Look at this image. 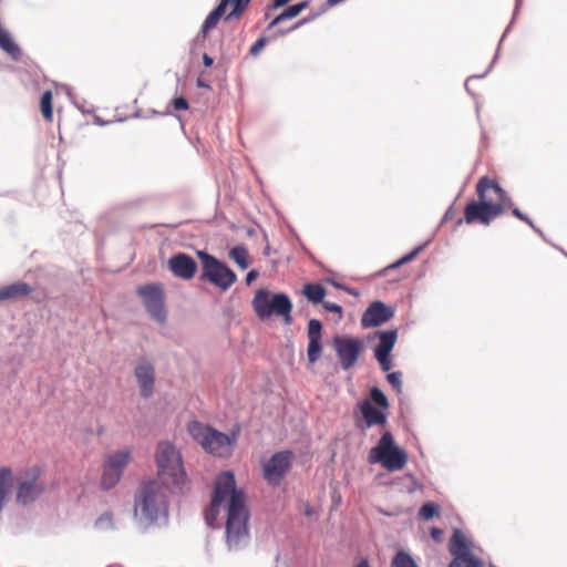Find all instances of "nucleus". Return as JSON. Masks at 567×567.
<instances>
[{
	"mask_svg": "<svg viewBox=\"0 0 567 567\" xmlns=\"http://www.w3.org/2000/svg\"><path fill=\"white\" fill-rule=\"evenodd\" d=\"M227 501L226 542L229 549H239L249 540L247 527L248 511L243 491L236 488L235 476L230 472L217 476L214 496L206 514L208 525L213 526L219 515L220 505Z\"/></svg>",
	"mask_w": 567,
	"mask_h": 567,
	"instance_id": "f257e3e1",
	"label": "nucleus"
},
{
	"mask_svg": "<svg viewBox=\"0 0 567 567\" xmlns=\"http://www.w3.org/2000/svg\"><path fill=\"white\" fill-rule=\"evenodd\" d=\"M475 193L477 198L466 203L463 217L456 221V225L465 223L489 226L493 220L513 206V200L507 193L488 176H483L477 181Z\"/></svg>",
	"mask_w": 567,
	"mask_h": 567,
	"instance_id": "f03ea898",
	"label": "nucleus"
},
{
	"mask_svg": "<svg viewBox=\"0 0 567 567\" xmlns=\"http://www.w3.org/2000/svg\"><path fill=\"white\" fill-rule=\"evenodd\" d=\"M135 516L154 522L167 514V495L165 487L157 481L141 484L134 505Z\"/></svg>",
	"mask_w": 567,
	"mask_h": 567,
	"instance_id": "7ed1b4c3",
	"label": "nucleus"
},
{
	"mask_svg": "<svg viewBox=\"0 0 567 567\" xmlns=\"http://www.w3.org/2000/svg\"><path fill=\"white\" fill-rule=\"evenodd\" d=\"M155 461L158 476L164 484L177 488L185 485L187 477L182 456L172 443L165 441L157 444Z\"/></svg>",
	"mask_w": 567,
	"mask_h": 567,
	"instance_id": "20e7f679",
	"label": "nucleus"
},
{
	"mask_svg": "<svg viewBox=\"0 0 567 567\" xmlns=\"http://www.w3.org/2000/svg\"><path fill=\"white\" fill-rule=\"evenodd\" d=\"M252 308L257 317L261 320L270 318L272 315L282 317L287 324L292 322V303L285 293H270L265 289L256 291L252 299Z\"/></svg>",
	"mask_w": 567,
	"mask_h": 567,
	"instance_id": "39448f33",
	"label": "nucleus"
},
{
	"mask_svg": "<svg viewBox=\"0 0 567 567\" xmlns=\"http://www.w3.org/2000/svg\"><path fill=\"white\" fill-rule=\"evenodd\" d=\"M188 433L206 452L213 455L224 457L231 453V439L208 425L193 421L188 424Z\"/></svg>",
	"mask_w": 567,
	"mask_h": 567,
	"instance_id": "423d86ee",
	"label": "nucleus"
},
{
	"mask_svg": "<svg viewBox=\"0 0 567 567\" xmlns=\"http://www.w3.org/2000/svg\"><path fill=\"white\" fill-rule=\"evenodd\" d=\"M371 464L381 463L390 472L402 470L408 463V454L394 445L393 436L390 432L382 434L378 444L369 453Z\"/></svg>",
	"mask_w": 567,
	"mask_h": 567,
	"instance_id": "0eeeda50",
	"label": "nucleus"
},
{
	"mask_svg": "<svg viewBox=\"0 0 567 567\" xmlns=\"http://www.w3.org/2000/svg\"><path fill=\"white\" fill-rule=\"evenodd\" d=\"M202 261V280H207L221 291L228 290L237 280L236 274L216 257L205 251H198Z\"/></svg>",
	"mask_w": 567,
	"mask_h": 567,
	"instance_id": "6e6552de",
	"label": "nucleus"
},
{
	"mask_svg": "<svg viewBox=\"0 0 567 567\" xmlns=\"http://www.w3.org/2000/svg\"><path fill=\"white\" fill-rule=\"evenodd\" d=\"M42 470L39 466L25 468L16 478V502L29 505L35 502L44 492V484L40 482Z\"/></svg>",
	"mask_w": 567,
	"mask_h": 567,
	"instance_id": "1a4fd4ad",
	"label": "nucleus"
},
{
	"mask_svg": "<svg viewBox=\"0 0 567 567\" xmlns=\"http://www.w3.org/2000/svg\"><path fill=\"white\" fill-rule=\"evenodd\" d=\"M473 544L465 534L455 529L449 542L452 560L447 567H483V561L472 553Z\"/></svg>",
	"mask_w": 567,
	"mask_h": 567,
	"instance_id": "9d476101",
	"label": "nucleus"
},
{
	"mask_svg": "<svg viewBox=\"0 0 567 567\" xmlns=\"http://www.w3.org/2000/svg\"><path fill=\"white\" fill-rule=\"evenodd\" d=\"M293 454L291 451L275 453L269 460L262 463V477L271 486H279L291 467Z\"/></svg>",
	"mask_w": 567,
	"mask_h": 567,
	"instance_id": "9b49d317",
	"label": "nucleus"
},
{
	"mask_svg": "<svg viewBox=\"0 0 567 567\" xmlns=\"http://www.w3.org/2000/svg\"><path fill=\"white\" fill-rule=\"evenodd\" d=\"M138 296L152 318L158 322H164L166 318L165 295L163 287L158 284H151L137 288Z\"/></svg>",
	"mask_w": 567,
	"mask_h": 567,
	"instance_id": "f8f14e48",
	"label": "nucleus"
},
{
	"mask_svg": "<svg viewBox=\"0 0 567 567\" xmlns=\"http://www.w3.org/2000/svg\"><path fill=\"white\" fill-rule=\"evenodd\" d=\"M332 346L343 370L352 368L363 350L362 341L351 337H334Z\"/></svg>",
	"mask_w": 567,
	"mask_h": 567,
	"instance_id": "ddd939ff",
	"label": "nucleus"
},
{
	"mask_svg": "<svg viewBox=\"0 0 567 567\" xmlns=\"http://www.w3.org/2000/svg\"><path fill=\"white\" fill-rule=\"evenodd\" d=\"M393 315L394 311L392 308L381 301H374L362 315L361 324L363 328L378 327L389 321Z\"/></svg>",
	"mask_w": 567,
	"mask_h": 567,
	"instance_id": "4468645a",
	"label": "nucleus"
},
{
	"mask_svg": "<svg viewBox=\"0 0 567 567\" xmlns=\"http://www.w3.org/2000/svg\"><path fill=\"white\" fill-rule=\"evenodd\" d=\"M168 268L175 277L190 280L196 275L197 264L190 256L179 252L168 259Z\"/></svg>",
	"mask_w": 567,
	"mask_h": 567,
	"instance_id": "2eb2a0df",
	"label": "nucleus"
},
{
	"mask_svg": "<svg viewBox=\"0 0 567 567\" xmlns=\"http://www.w3.org/2000/svg\"><path fill=\"white\" fill-rule=\"evenodd\" d=\"M134 374L140 386L141 395L143 398H150L153 394L155 383V371L153 364L144 359L140 360L136 364Z\"/></svg>",
	"mask_w": 567,
	"mask_h": 567,
	"instance_id": "dca6fc26",
	"label": "nucleus"
},
{
	"mask_svg": "<svg viewBox=\"0 0 567 567\" xmlns=\"http://www.w3.org/2000/svg\"><path fill=\"white\" fill-rule=\"evenodd\" d=\"M322 324L318 319H310L308 322V349L307 355L310 363L319 360L322 351L321 344Z\"/></svg>",
	"mask_w": 567,
	"mask_h": 567,
	"instance_id": "f3484780",
	"label": "nucleus"
},
{
	"mask_svg": "<svg viewBox=\"0 0 567 567\" xmlns=\"http://www.w3.org/2000/svg\"><path fill=\"white\" fill-rule=\"evenodd\" d=\"M360 412L363 416L365 427L374 425H384L386 423V415L382 409L375 408L371 401L364 400L359 403Z\"/></svg>",
	"mask_w": 567,
	"mask_h": 567,
	"instance_id": "a211bd4d",
	"label": "nucleus"
},
{
	"mask_svg": "<svg viewBox=\"0 0 567 567\" xmlns=\"http://www.w3.org/2000/svg\"><path fill=\"white\" fill-rule=\"evenodd\" d=\"M32 287L23 281H17L0 288V302L16 300L29 296Z\"/></svg>",
	"mask_w": 567,
	"mask_h": 567,
	"instance_id": "6ab92c4d",
	"label": "nucleus"
},
{
	"mask_svg": "<svg viewBox=\"0 0 567 567\" xmlns=\"http://www.w3.org/2000/svg\"><path fill=\"white\" fill-rule=\"evenodd\" d=\"M398 333L396 330H388L379 332V343L375 347L374 355L381 354L383 357L390 355L394 344L396 342Z\"/></svg>",
	"mask_w": 567,
	"mask_h": 567,
	"instance_id": "aec40b11",
	"label": "nucleus"
},
{
	"mask_svg": "<svg viewBox=\"0 0 567 567\" xmlns=\"http://www.w3.org/2000/svg\"><path fill=\"white\" fill-rule=\"evenodd\" d=\"M309 2L302 1L297 4L290 6L285 9L279 16H277L272 21L268 24V29H272L285 20L296 18L299 16L306 8H308Z\"/></svg>",
	"mask_w": 567,
	"mask_h": 567,
	"instance_id": "412c9836",
	"label": "nucleus"
},
{
	"mask_svg": "<svg viewBox=\"0 0 567 567\" xmlns=\"http://www.w3.org/2000/svg\"><path fill=\"white\" fill-rule=\"evenodd\" d=\"M131 461V450L125 449L106 456L104 463L111 464L112 468L123 474L124 468Z\"/></svg>",
	"mask_w": 567,
	"mask_h": 567,
	"instance_id": "4be33fe9",
	"label": "nucleus"
},
{
	"mask_svg": "<svg viewBox=\"0 0 567 567\" xmlns=\"http://www.w3.org/2000/svg\"><path fill=\"white\" fill-rule=\"evenodd\" d=\"M227 4L228 0H220V3L208 14L202 27L204 35L217 25L219 19L225 14Z\"/></svg>",
	"mask_w": 567,
	"mask_h": 567,
	"instance_id": "5701e85b",
	"label": "nucleus"
},
{
	"mask_svg": "<svg viewBox=\"0 0 567 567\" xmlns=\"http://www.w3.org/2000/svg\"><path fill=\"white\" fill-rule=\"evenodd\" d=\"M122 474L117 470L112 468L111 464L104 463L101 477V486L105 489L114 487L121 480Z\"/></svg>",
	"mask_w": 567,
	"mask_h": 567,
	"instance_id": "b1692460",
	"label": "nucleus"
},
{
	"mask_svg": "<svg viewBox=\"0 0 567 567\" xmlns=\"http://www.w3.org/2000/svg\"><path fill=\"white\" fill-rule=\"evenodd\" d=\"M305 297L312 303L322 302L326 296V289L319 284H307L303 286Z\"/></svg>",
	"mask_w": 567,
	"mask_h": 567,
	"instance_id": "393cba45",
	"label": "nucleus"
},
{
	"mask_svg": "<svg viewBox=\"0 0 567 567\" xmlns=\"http://www.w3.org/2000/svg\"><path fill=\"white\" fill-rule=\"evenodd\" d=\"M53 95L50 90L43 92L40 100V110L45 121L51 122L53 118Z\"/></svg>",
	"mask_w": 567,
	"mask_h": 567,
	"instance_id": "a878e982",
	"label": "nucleus"
},
{
	"mask_svg": "<svg viewBox=\"0 0 567 567\" xmlns=\"http://www.w3.org/2000/svg\"><path fill=\"white\" fill-rule=\"evenodd\" d=\"M229 257L241 268L246 269L249 266L248 251L244 246H236L230 249Z\"/></svg>",
	"mask_w": 567,
	"mask_h": 567,
	"instance_id": "bb28decb",
	"label": "nucleus"
},
{
	"mask_svg": "<svg viewBox=\"0 0 567 567\" xmlns=\"http://www.w3.org/2000/svg\"><path fill=\"white\" fill-rule=\"evenodd\" d=\"M391 567H417V565L408 553L400 550L393 557Z\"/></svg>",
	"mask_w": 567,
	"mask_h": 567,
	"instance_id": "cd10ccee",
	"label": "nucleus"
},
{
	"mask_svg": "<svg viewBox=\"0 0 567 567\" xmlns=\"http://www.w3.org/2000/svg\"><path fill=\"white\" fill-rule=\"evenodd\" d=\"M370 398L373 403H375L382 410H386L389 408V402L384 393L377 386L372 388L370 391Z\"/></svg>",
	"mask_w": 567,
	"mask_h": 567,
	"instance_id": "c85d7f7f",
	"label": "nucleus"
},
{
	"mask_svg": "<svg viewBox=\"0 0 567 567\" xmlns=\"http://www.w3.org/2000/svg\"><path fill=\"white\" fill-rule=\"evenodd\" d=\"M233 3V10L226 16V20L238 19L245 10L249 0H228V3Z\"/></svg>",
	"mask_w": 567,
	"mask_h": 567,
	"instance_id": "c756f323",
	"label": "nucleus"
},
{
	"mask_svg": "<svg viewBox=\"0 0 567 567\" xmlns=\"http://www.w3.org/2000/svg\"><path fill=\"white\" fill-rule=\"evenodd\" d=\"M440 507L434 503H425L419 512L422 519L429 520L439 514Z\"/></svg>",
	"mask_w": 567,
	"mask_h": 567,
	"instance_id": "7c9ffc66",
	"label": "nucleus"
},
{
	"mask_svg": "<svg viewBox=\"0 0 567 567\" xmlns=\"http://www.w3.org/2000/svg\"><path fill=\"white\" fill-rule=\"evenodd\" d=\"M0 48L8 53H14L18 51V47L12 42L9 34L0 28Z\"/></svg>",
	"mask_w": 567,
	"mask_h": 567,
	"instance_id": "2f4dec72",
	"label": "nucleus"
},
{
	"mask_svg": "<svg viewBox=\"0 0 567 567\" xmlns=\"http://www.w3.org/2000/svg\"><path fill=\"white\" fill-rule=\"evenodd\" d=\"M95 526L100 529H109L114 527L113 515L110 512L102 514L96 520Z\"/></svg>",
	"mask_w": 567,
	"mask_h": 567,
	"instance_id": "473e14b6",
	"label": "nucleus"
},
{
	"mask_svg": "<svg viewBox=\"0 0 567 567\" xmlns=\"http://www.w3.org/2000/svg\"><path fill=\"white\" fill-rule=\"evenodd\" d=\"M421 247H416L414 250H412L411 252L406 254L405 256H403L402 258H400L399 260H396L395 262H393L392 265L389 266V268L391 269H394V268H398L402 265H405L410 261H412L416 255L421 251Z\"/></svg>",
	"mask_w": 567,
	"mask_h": 567,
	"instance_id": "72a5a7b5",
	"label": "nucleus"
},
{
	"mask_svg": "<svg viewBox=\"0 0 567 567\" xmlns=\"http://www.w3.org/2000/svg\"><path fill=\"white\" fill-rule=\"evenodd\" d=\"M316 18V14L309 17V18H305V19H301L299 20L298 22H296L293 25H291L289 29L287 30H278L276 32V35H279V37H282L285 34H287L288 32L290 31H293V30H297L298 28H300L301 25L312 21L313 19Z\"/></svg>",
	"mask_w": 567,
	"mask_h": 567,
	"instance_id": "f704fd0d",
	"label": "nucleus"
},
{
	"mask_svg": "<svg viewBox=\"0 0 567 567\" xmlns=\"http://www.w3.org/2000/svg\"><path fill=\"white\" fill-rule=\"evenodd\" d=\"M509 209H512V213L515 217H517L519 220L526 223L528 226L535 229L533 220L527 215L522 213L517 207H514V205Z\"/></svg>",
	"mask_w": 567,
	"mask_h": 567,
	"instance_id": "c9c22d12",
	"label": "nucleus"
},
{
	"mask_svg": "<svg viewBox=\"0 0 567 567\" xmlns=\"http://www.w3.org/2000/svg\"><path fill=\"white\" fill-rule=\"evenodd\" d=\"M389 383L398 391H401V373L392 372L388 374Z\"/></svg>",
	"mask_w": 567,
	"mask_h": 567,
	"instance_id": "e433bc0d",
	"label": "nucleus"
},
{
	"mask_svg": "<svg viewBox=\"0 0 567 567\" xmlns=\"http://www.w3.org/2000/svg\"><path fill=\"white\" fill-rule=\"evenodd\" d=\"M375 358L377 360L379 361L380 365H381V369L385 372L390 371L391 368H392V362H391V358L390 355H381V354H375Z\"/></svg>",
	"mask_w": 567,
	"mask_h": 567,
	"instance_id": "4c0bfd02",
	"label": "nucleus"
},
{
	"mask_svg": "<svg viewBox=\"0 0 567 567\" xmlns=\"http://www.w3.org/2000/svg\"><path fill=\"white\" fill-rule=\"evenodd\" d=\"M173 106L176 111H186L188 109V102L185 97L178 96L173 100Z\"/></svg>",
	"mask_w": 567,
	"mask_h": 567,
	"instance_id": "58836bf2",
	"label": "nucleus"
},
{
	"mask_svg": "<svg viewBox=\"0 0 567 567\" xmlns=\"http://www.w3.org/2000/svg\"><path fill=\"white\" fill-rule=\"evenodd\" d=\"M266 45V39L259 38L251 47H250V54L257 55Z\"/></svg>",
	"mask_w": 567,
	"mask_h": 567,
	"instance_id": "ea45409f",
	"label": "nucleus"
},
{
	"mask_svg": "<svg viewBox=\"0 0 567 567\" xmlns=\"http://www.w3.org/2000/svg\"><path fill=\"white\" fill-rule=\"evenodd\" d=\"M323 308L333 313H339V315L342 313V307L339 306L338 303L326 301V302H323Z\"/></svg>",
	"mask_w": 567,
	"mask_h": 567,
	"instance_id": "a19ab883",
	"label": "nucleus"
},
{
	"mask_svg": "<svg viewBox=\"0 0 567 567\" xmlns=\"http://www.w3.org/2000/svg\"><path fill=\"white\" fill-rule=\"evenodd\" d=\"M431 537L440 543L443 539V530L436 527L431 528Z\"/></svg>",
	"mask_w": 567,
	"mask_h": 567,
	"instance_id": "79ce46f5",
	"label": "nucleus"
},
{
	"mask_svg": "<svg viewBox=\"0 0 567 567\" xmlns=\"http://www.w3.org/2000/svg\"><path fill=\"white\" fill-rule=\"evenodd\" d=\"M259 274L257 270H250L246 276V284L250 285L254 280L258 278Z\"/></svg>",
	"mask_w": 567,
	"mask_h": 567,
	"instance_id": "37998d69",
	"label": "nucleus"
},
{
	"mask_svg": "<svg viewBox=\"0 0 567 567\" xmlns=\"http://www.w3.org/2000/svg\"><path fill=\"white\" fill-rule=\"evenodd\" d=\"M291 0H274L272 4H271V9H278V8H281L284 6H286L288 2H290Z\"/></svg>",
	"mask_w": 567,
	"mask_h": 567,
	"instance_id": "c03bdc74",
	"label": "nucleus"
},
{
	"mask_svg": "<svg viewBox=\"0 0 567 567\" xmlns=\"http://www.w3.org/2000/svg\"><path fill=\"white\" fill-rule=\"evenodd\" d=\"M203 62H204V64H205L206 66H210V65H213L214 60H213L209 55L204 54V56H203Z\"/></svg>",
	"mask_w": 567,
	"mask_h": 567,
	"instance_id": "a18cd8bd",
	"label": "nucleus"
},
{
	"mask_svg": "<svg viewBox=\"0 0 567 567\" xmlns=\"http://www.w3.org/2000/svg\"><path fill=\"white\" fill-rule=\"evenodd\" d=\"M355 567H370V564L367 559H362L355 565Z\"/></svg>",
	"mask_w": 567,
	"mask_h": 567,
	"instance_id": "49530a36",
	"label": "nucleus"
},
{
	"mask_svg": "<svg viewBox=\"0 0 567 567\" xmlns=\"http://www.w3.org/2000/svg\"><path fill=\"white\" fill-rule=\"evenodd\" d=\"M451 218V215H449V213H445V218Z\"/></svg>",
	"mask_w": 567,
	"mask_h": 567,
	"instance_id": "de8ad7c7",
	"label": "nucleus"
},
{
	"mask_svg": "<svg viewBox=\"0 0 567 567\" xmlns=\"http://www.w3.org/2000/svg\"><path fill=\"white\" fill-rule=\"evenodd\" d=\"M451 218V215H449V213H445V218Z\"/></svg>",
	"mask_w": 567,
	"mask_h": 567,
	"instance_id": "09e8293b",
	"label": "nucleus"
}]
</instances>
